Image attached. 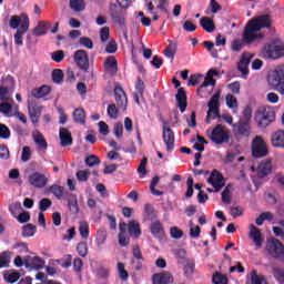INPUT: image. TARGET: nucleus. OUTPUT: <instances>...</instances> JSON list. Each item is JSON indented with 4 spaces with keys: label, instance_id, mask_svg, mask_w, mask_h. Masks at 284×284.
I'll list each match as a JSON object with an SVG mask.
<instances>
[{
    "label": "nucleus",
    "instance_id": "1",
    "mask_svg": "<svg viewBox=\"0 0 284 284\" xmlns=\"http://www.w3.org/2000/svg\"><path fill=\"white\" fill-rule=\"evenodd\" d=\"M9 26L12 30H17L14 33V43L16 45H23V34L30 30V18L26 14L12 16Z\"/></svg>",
    "mask_w": 284,
    "mask_h": 284
},
{
    "label": "nucleus",
    "instance_id": "2",
    "mask_svg": "<svg viewBox=\"0 0 284 284\" xmlns=\"http://www.w3.org/2000/svg\"><path fill=\"white\" fill-rule=\"evenodd\" d=\"M126 14L128 8L120 7L116 3H111L109 6V17L113 26H120V28H123L125 26Z\"/></svg>",
    "mask_w": 284,
    "mask_h": 284
},
{
    "label": "nucleus",
    "instance_id": "3",
    "mask_svg": "<svg viewBox=\"0 0 284 284\" xmlns=\"http://www.w3.org/2000/svg\"><path fill=\"white\" fill-rule=\"evenodd\" d=\"M221 99V91L215 92L211 100L209 101V110L206 112L205 123H212V119H221L220 104L219 101Z\"/></svg>",
    "mask_w": 284,
    "mask_h": 284
},
{
    "label": "nucleus",
    "instance_id": "4",
    "mask_svg": "<svg viewBox=\"0 0 284 284\" xmlns=\"http://www.w3.org/2000/svg\"><path fill=\"white\" fill-rule=\"evenodd\" d=\"M276 119V112L272 109L262 108L255 113V121L258 128H267Z\"/></svg>",
    "mask_w": 284,
    "mask_h": 284
},
{
    "label": "nucleus",
    "instance_id": "5",
    "mask_svg": "<svg viewBox=\"0 0 284 284\" xmlns=\"http://www.w3.org/2000/svg\"><path fill=\"white\" fill-rule=\"evenodd\" d=\"M209 139H211L212 143L215 145H223V143H230V132L225 130V126L223 124H217L209 135Z\"/></svg>",
    "mask_w": 284,
    "mask_h": 284
},
{
    "label": "nucleus",
    "instance_id": "6",
    "mask_svg": "<svg viewBox=\"0 0 284 284\" xmlns=\"http://www.w3.org/2000/svg\"><path fill=\"white\" fill-rule=\"evenodd\" d=\"M266 252L273 258L284 262V245L278 239H272L266 242Z\"/></svg>",
    "mask_w": 284,
    "mask_h": 284
},
{
    "label": "nucleus",
    "instance_id": "7",
    "mask_svg": "<svg viewBox=\"0 0 284 284\" xmlns=\"http://www.w3.org/2000/svg\"><path fill=\"white\" fill-rule=\"evenodd\" d=\"M258 32L260 31L256 29V27L251 21H248L243 31V43H254L256 39H263V37H265L263 33Z\"/></svg>",
    "mask_w": 284,
    "mask_h": 284
},
{
    "label": "nucleus",
    "instance_id": "8",
    "mask_svg": "<svg viewBox=\"0 0 284 284\" xmlns=\"http://www.w3.org/2000/svg\"><path fill=\"white\" fill-rule=\"evenodd\" d=\"M268 83L270 85H272V88H274V90H276V92H280V94H284V70H274L268 77Z\"/></svg>",
    "mask_w": 284,
    "mask_h": 284
},
{
    "label": "nucleus",
    "instance_id": "9",
    "mask_svg": "<svg viewBox=\"0 0 284 284\" xmlns=\"http://www.w3.org/2000/svg\"><path fill=\"white\" fill-rule=\"evenodd\" d=\"M73 61L82 72H90V57H88V51L83 49L75 51Z\"/></svg>",
    "mask_w": 284,
    "mask_h": 284
},
{
    "label": "nucleus",
    "instance_id": "10",
    "mask_svg": "<svg viewBox=\"0 0 284 284\" xmlns=\"http://www.w3.org/2000/svg\"><path fill=\"white\" fill-rule=\"evenodd\" d=\"M267 144H265V140L261 136H255L252 141V154L254 159H263V156H267Z\"/></svg>",
    "mask_w": 284,
    "mask_h": 284
},
{
    "label": "nucleus",
    "instance_id": "11",
    "mask_svg": "<svg viewBox=\"0 0 284 284\" xmlns=\"http://www.w3.org/2000/svg\"><path fill=\"white\" fill-rule=\"evenodd\" d=\"M113 94L119 110L125 112V110H128V94L123 90V87H121V84H115Z\"/></svg>",
    "mask_w": 284,
    "mask_h": 284
},
{
    "label": "nucleus",
    "instance_id": "12",
    "mask_svg": "<svg viewBox=\"0 0 284 284\" xmlns=\"http://www.w3.org/2000/svg\"><path fill=\"white\" fill-rule=\"evenodd\" d=\"M207 183L214 187L215 192H221L225 187V178L221 171L214 169L207 179Z\"/></svg>",
    "mask_w": 284,
    "mask_h": 284
},
{
    "label": "nucleus",
    "instance_id": "13",
    "mask_svg": "<svg viewBox=\"0 0 284 284\" xmlns=\"http://www.w3.org/2000/svg\"><path fill=\"white\" fill-rule=\"evenodd\" d=\"M28 112L33 124L39 123V119L41 118V112H43V105L37 102V100L28 101Z\"/></svg>",
    "mask_w": 284,
    "mask_h": 284
},
{
    "label": "nucleus",
    "instance_id": "14",
    "mask_svg": "<svg viewBox=\"0 0 284 284\" xmlns=\"http://www.w3.org/2000/svg\"><path fill=\"white\" fill-rule=\"evenodd\" d=\"M28 181L32 187L41 190L48 185V178L43 173L34 172L29 175Z\"/></svg>",
    "mask_w": 284,
    "mask_h": 284
},
{
    "label": "nucleus",
    "instance_id": "15",
    "mask_svg": "<svg viewBox=\"0 0 284 284\" xmlns=\"http://www.w3.org/2000/svg\"><path fill=\"white\" fill-rule=\"evenodd\" d=\"M250 21L260 32L263 28H272V17L270 14L257 16Z\"/></svg>",
    "mask_w": 284,
    "mask_h": 284
},
{
    "label": "nucleus",
    "instance_id": "16",
    "mask_svg": "<svg viewBox=\"0 0 284 284\" xmlns=\"http://www.w3.org/2000/svg\"><path fill=\"white\" fill-rule=\"evenodd\" d=\"M252 59H254V55L252 53L243 52L237 63L239 72L244 75L250 74V70L247 68L250 67V63H252Z\"/></svg>",
    "mask_w": 284,
    "mask_h": 284
},
{
    "label": "nucleus",
    "instance_id": "17",
    "mask_svg": "<svg viewBox=\"0 0 284 284\" xmlns=\"http://www.w3.org/2000/svg\"><path fill=\"white\" fill-rule=\"evenodd\" d=\"M162 130V139L166 145V150L172 152L174 150V131L165 125H163Z\"/></svg>",
    "mask_w": 284,
    "mask_h": 284
},
{
    "label": "nucleus",
    "instance_id": "18",
    "mask_svg": "<svg viewBox=\"0 0 284 284\" xmlns=\"http://www.w3.org/2000/svg\"><path fill=\"white\" fill-rule=\"evenodd\" d=\"M153 284H172L174 283V276L170 272L155 273L152 276Z\"/></svg>",
    "mask_w": 284,
    "mask_h": 284
},
{
    "label": "nucleus",
    "instance_id": "19",
    "mask_svg": "<svg viewBox=\"0 0 284 284\" xmlns=\"http://www.w3.org/2000/svg\"><path fill=\"white\" fill-rule=\"evenodd\" d=\"M248 230V236L252 239L253 243H255L256 247H263V234H261V230H258L254 224H250Z\"/></svg>",
    "mask_w": 284,
    "mask_h": 284
},
{
    "label": "nucleus",
    "instance_id": "20",
    "mask_svg": "<svg viewBox=\"0 0 284 284\" xmlns=\"http://www.w3.org/2000/svg\"><path fill=\"white\" fill-rule=\"evenodd\" d=\"M45 265V260L39 256H29L24 260V267H30L31 270H43Z\"/></svg>",
    "mask_w": 284,
    "mask_h": 284
},
{
    "label": "nucleus",
    "instance_id": "21",
    "mask_svg": "<svg viewBox=\"0 0 284 284\" xmlns=\"http://www.w3.org/2000/svg\"><path fill=\"white\" fill-rule=\"evenodd\" d=\"M176 105L180 109V112H185L187 110V94L185 93V89H178V93L175 94Z\"/></svg>",
    "mask_w": 284,
    "mask_h": 284
},
{
    "label": "nucleus",
    "instance_id": "22",
    "mask_svg": "<svg viewBox=\"0 0 284 284\" xmlns=\"http://www.w3.org/2000/svg\"><path fill=\"white\" fill-rule=\"evenodd\" d=\"M128 224L125 222H121L119 224V234H118V241L120 247H128L130 245V236L125 235Z\"/></svg>",
    "mask_w": 284,
    "mask_h": 284
},
{
    "label": "nucleus",
    "instance_id": "23",
    "mask_svg": "<svg viewBox=\"0 0 284 284\" xmlns=\"http://www.w3.org/2000/svg\"><path fill=\"white\" fill-rule=\"evenodd\" d=\"M250 122L245 120H240L235 129V136L241 139L242 136H250Z\"/></svg>",
    "mask_w": 284,
    "mask_h": 284
},
{
    "label": "nucleus",
    "instance_id": "24",
    "mask_svg": "<svg viewBox=\"0 0 284 284\" xmlns=\"http://www.w3.org/2000/svg\"><path fill=\"white\" fill-rule=\"evenodd\" d=\"M268 174H272V161L265 160L257 168L258 179H265Z\"/></svg>",
    "mask_w": 284,
    "mask_h": 284
},
{
    "label": "nucleus",
    "instance_id": "25",
    "mask_svg": "<svg viewBox=\"0 0 284 284\" xmlns=\"http://www.w3.org/2000/svg\"><path fill=\"white\" fill-rule=\"evenodd\" d=\"M60 144L62 148H68L70 145H72L73 140H72V133L65 129V128H61L60 129Z\"/></svg>",
    "mask_w": 284,
    "mask_h": 284
},
{
    "label": "nucleus",
    "instance_id": "26",
    "mask_svg": "<svg viewBox=\"0 0 284 284\" xmlns=\"http://www.w3.org/2000/svg\"><path fill=\"white\" fill-rule=\"evenodd\" d=\"M105 72H111L112 74H116L119 72V63L116 62V58L110 55L106 58L104 62Z\"/></svg>",
    "mask_w": 284,
    "mask_h": 284
},
{
    "label": "nucleus",
    "instance_id": "27",
    "mask_svg": "<svg viewBox=\"0 0 284 284\" xmlns=\"http://www.w3.org/2000/svg\"><path fill=\"white\" fill-rule=\"evenodd\" d=\"M271 143L273 148H284V131L283 130L275 131L271 135Z\"/></svg>",
    "mask_w": 284,
    "mask_h": 284
},
{
    "label": "nucleus",
    "instance_id": "28",
    "mask_svg": "<svg viewBox=\"0 0 284 284\" xmlns=\"http://www.w3.org/2000/svg\"><path fill=\"white\" fill-rule=\"evenodd\" d=\"M201 28L209 33H212L216 30V24H214V20L210 17H203L200 20Z\"/></svg>",
    "mask_w": 284,
    "mask_h": 284
},
{
    "label": "nucleus",
    "instance_id": "29",
    "mask_svg": "<svg viewBox=\"0 0 284 284\" xmlns=\"http://www.w3.org/2000/svg\"><path fill=\"white\" fill-rule=\"evenodd\" d=\"M50 92H52V89L50 88V85H42L40 88L33 89L31 91V94L32 97H34V99H43V97H48Z\"/></svg>",
    "mask_w": 284,
    "mask_h": 284
},
{
    "label": "nucleus",
    "instance_id": "30",
    "mask_svg": "<svg viewBox=\"0 0 284 284\" xmlns=\"http://www.w3.org/2000/svg\"><path fill=\"white\" fill-rule=\"evenodd\" d=\"M260 57H262V59H275L274 42L266 43L262 48Z\"/></svg>",
    "mask_w": 284,
    "mask_h": 284
},
{
    "label": "nucleus",
    "instance_id": "31",
    "mask_svg": "<svg viewBox=\"0 0 284 284\" xmlns=\"http://www.w3.org/2000/svg\"><path fill=\"white\" fill-rule=\"evenodd\" d=\"M129 236L132 239H139L141 236V224L130 221L128 224Z\"/></svg>",
    "mask_w": 284,
    "mask_h": 284
},
{
    "label": "nucleus",
    "instance_id": "32",
    "mask_svg": "<svg viewBox=\"0 0 284 284\" xmlns=\"http://www.w3.org/2000/svg\"><path fill=\"white\" fill-rule=\"evenodd\" d=\"M50 22L40 21L39 24L33 29L34 37H43L48 34V29L51 27Z\"/></svg>",
    "mask_w": 284,
    "mask_h": 284
},
{
    "label": "nucleus",
    "instance_id": "33",
    "mask_svg": "<svg viewBox=\"0 0 284 284\" xmlns=\"http://www.w3.org/2000/svg\"><path fill=\"white\" fill-rule=\"evenodd\" d=\"M33 142L38 146V150L45 152L48 150V141H45V136L41 133H37L33 135Z\"/></svg>",
    "mask_w": 284,
    "mask_h": 284
},
{
    "label": "nucleus",
    "instance_id": "34",
    "mask_svg": "<svg viewBox=\"0 0 284 284\" xmlns=\"http://www.w3.org/2000/svg\"><path fill=\"white\" fill-rule=\"evenodd\" d=\"M47 192H50L51 194H53L55 199L61 200L65 194V189L61 185L53 184L47 189Z\"/></svg>",
    "mask_w": 284,
    "mask_h": 284
},
{
    "label": "nucleus",
    "instance_id": "35",
    "mask_svg": "<svg viewBox=\"0 0 284 284\" xmlns=\"http://www.w3.org/2000/svg\"><path fill=\"white\" fill-rule=\"evenodd\" d=\"M150 232H151V234H153L155 236V239H161V236H163V234H164L163 225L161 224V222L155 221V222L151 223Z\"/></svg>",
    "mask_w": 284,
    "mask_h": 284
},
{
    "label": "nucleus",
    "instance_id": "36",
    "mask_svg": "<svg viewBox=\"0 0 284 284\" xmlns=\"http://www.w3.org/2000/svg\"><path fill=\"white\" fill-rule=\"evenodd\" d=\"M68 207L73 214H79V202L77 201V195L72 193L68 195Z\"/></svg>",
    "mask_w": 284,
    "mask_h": 284
},
{
    "label": "nucleus",
    "instance_id": "37",
    "mask_svg": "<svg viewBox=\"0 0 284 284\" xmlns=\"http://www.w3.org/2000/svg\"><path fill=\"white\" fill-rule=\"evenodd\" d=\"M106 241H108V231H105V229L98 230L95 235L97 246L101 247V245H104Z\"/></svg>",
    "mask_w": 284,
    "mask_h": 284
},
{
    "label": "nucleus",
    "instance_id": "38",
    "mask_svg": "<svg viewBox=\"0 0 284 284\" xmlns=\"http://www.w3.org/2000/svg\"><path fill=\"white\" fill-rule=\"evenodd\" d=\"M73 121L74 123H80L81 125L85 124V110L82 108H78L73 112Z\"/></svg>",
    "mask_w": 284,
    "mask_h": 284
},
{
    "label": "nucleus",
    "instance_id": "39",
    "mask_svg": "<svg viewBox=\"0 0 284 284\" xmlns=\"http://www.w3.org/2000/svg\"><path fill=\"white\" fill-rule=\"evenodd\" d=\"M176 48L178 44L175 42L169 41V45L163 51L164 57H166V59H174V57H176Z\"/></svg>",
    "mask_w": 284,
    "mask_h": 284
},
{
    "label": "nucleus",
    "instance_id": "40",
    "mask_svg": "<svg viewBox=\"0 0 284 284\" xmlns=\"http://www.w3.org/2000/svg\"><path fill=\"white\" fill-rule=\"evenodd\" d=\"M69 6L74 12H83L85 10V2L83 0H70Z\"/></svg>",
    "mask_w": 284,
    "mask_h": 284
},
{
    "label": "nucleus",
    "instance_id": "41",
    "mask_svg": "<svg viewBox=\"0 0 284 284\" xmlns=\"http://www.w3.org/2000/svg\"><path fill=\"white\" fill-rule=\"evenodd\" d=\"M80 236L82 239L88 240V236H90V224H88V222H80L79 226H78Z\"/></svg>",
    "mask_w": 284,
    "mask_h": 284
},
{
    "label": "nucleus",
    "instance_id": "42",
    "mask_svg": "<svg viewBox=\"0 0 284 284\" xmlns=\"http://www.w3.org/2000/svg\"><path fill=\"white\" fill-rule=\"evenodd\" d=\"M232 184H229L225 186V189L222 192V203H225L226 205H230L232 203Z\"/></svg>",
    "mask_w": 284,
    "mask_h": 284
},
{
    "label": "nucleus",
    "instance_id": "43",
    "mask_svg": "<svg viewBox=\"0 0 284 284\" xmlns=\"http://www.w3.org/2000/svg\"><path fill=\"white\" fill-rule=\"evenodd\" d=\"M0 101L6 103H10L12 101V95L10 94V88L8 87H0Z\"/></svg>",
    "mask_w": 284,
    "mask_h": 284
},
{
    "label": "nucleus",
    "instance_id": "44",
    "mask_svg": "<svg viewBox=\"0 0 284 284\" xmlns=\"http://www.w3.org/2000/svg\"><path fill=\"white\" fill-rule=\"evenodd\" d=\"M3 278L7 283H17L19 278H21V274L19 272H8L3 274Z\"/></svg>",
    "mask_w": 284,
    "mask_h": 284
},
{
    "label": "nucleus",
    "instance_id": "45",
    "mask_svg": "<svg viewBox=\"0 0 284 284\" xmlns=\"http://www.w3.org/2000/svg\"><path fill=\"white\" fill-rule=\"evenodd\" d=\"M251 284H267V281H265V276L258 275L256 271L251 272Z\"/></svg>",
    "mask_w": 284,
    "mask_h": 284
},
{
    "label": "nucleus",
    "instance_id": "46",
    "mask_svg": "<svg viewBox=\"0 0 284 284\" xmlns=\"http://www.w3.org/2000/svg\"><path fill=\"white\" fill-rule=\"evenodd\" d=\"M119 108H116V104L111 103L106 108V114L109 119H119Z\"/></svg>",
    "mask_w": 284,
    "mask_h": 284
},
{
    "label": "nucleus",
    "instance_id": "47",
    "mask_svg": "<svg viewBox=\"0 0 284 284\" xmlns=\"http://www.w3.org/2000/svg\"><path fill=\"white\" fill-rule=\"evenodd\" d=\"M84 163L88 168H94L95 165H101V160L99 156L92 154L85 158Z\"/></svg>",
    "mask_w": 284,
    "mask_h": 284
},
{
    "label": "nucleus",
    "instance_id": "48",
    "mask_svg": "<svg viewBox=\"0 0 284 284\" xmlns=\"http://www.w3.org/2000/svg\"><path fill=\"white\" fill-rule=\"evenodd\" d=\"M37 233V226L34 224H27L22 227V236L30 237Z\"/></svg>",
    "mask_w": 284,
    "mask_h": 284
},
{
    "label": "nucleus",
    "instance_id": "49",
    "mask_svg": "<svg viewBox=\"0 0 284 284\" xmlns=\"http://www.w3.org/2000/svg\"><path fill=\"white\" fill-rule=\"evenodd\" d=\"M53 83H63V70L54 69L51 73Z\"/></svg>",
    "mask_w": 284,
    "mask_h": 284
},
{
    "label": "nucleus",
    "instance_id": "50",
    "mask_svg": "<svg viewBox=\"0 0 284 284\" xmlns=\"http://www.w3.org/2000/svg\"><path fill=\"white\" fill-rule=\"evenodd\" d=\"M118 276L121 278V281H128L130 275L128 274V271L125 270V264L118 263Z\"/></svg>",
    "mask_w": 284,
    "mask_h": 284
},
{
    "label": "nucleus",
    "instance_id": "51",
    "mask_svg": "<svg viewBox=\"0 0 284 284\" xmlns=\"http://www.w3.org/2000/svg\"><path fill=\"white\" fill-rule=\"evenodd\" d=\"M77 252L79 256L85 258L88 256V242H80L77 245Z\"/></svg>",
    "mask_w": 284,
    "mask_h": 284
},
{
    "label": "nucleus",
    "instance_id": "52",
    "mask_svg": "<svg viewBox=\"0 0 284 284\" xmlns=\"http://www.w3.org/2000/svg\"><path fill=\"white\" fill-rule=\"evenodd\" d=\"M79 43L82 48H87V50H92L94 48V42L88 37H81Z\"/></svg>",
    "mask_w": 284,
    "mask_h": 284
},
{
    "label": "nucleus",
    "instance_id": "53",
    "mask_svg": "<svg viewBox=\"0 0 284 284\" xmlns=\"http://www.w3.org/2000/svg\"><path fill=\"white\" fill-rule=\"evenodd\" d=\"M273 276L280 284H284V268L274 267Z\"/></svg>",
    "mask_w": 284,
    "mask_h": 284
},
{
    "label": "nucleus",
    "instance_id": "54",
    "mask_svg": "<svg viewBox=\"0 0 284 284\" xmlns=\"http://www.w3.org/2000/svg\"><path fill=\"white\" fill-rule=\"evenodd\" d=\"M119 50V45L115 40H110L105 47L106 54H114Z\"/></svg>",
    "mask_w": 284,
    "mask_h": 284
},
{
    "label": "nucleus",
    "instance_id": "55",
    "mask_svg": "<svg viewBox=\"0 0 284 284\" xmlns=\"http://www.w3.org/2000/svg\"><path fill=\"white\" fill-rule=\"evenodd\" d=\"M51 59L55 63H61V61H63V59H65V52H63V50L54 51L51 53Z\"/></svg>",
    "mask_w": 284,
    "mask_h": 284
},
{
    "label": "nucleus",
    "instance_id": "56",
    "mask_svg": "<svg viewBox=\"0 0 284 284\" xmlns=\"http://www.w3.org/2000/svg\"><path fill=\"white\" fill-rule=\"evenodd\" d=\"M226 105L230 108V110H234V108H239V101L236 100V97L232 94L226 95Z\"/></svg>",
    "mask_w": 284,
    "mask_h": 284
},
{
    "label": "nucleus",
    "instance_id": "57",
    "mask_svg": "<svg viewBox=\"0 0 284 284\" xmlns=\"http://www.w3.org/2000/svg\"><path fill=\"white\" fill-rule=\"evenodd\" d=\"M11 132L8 125L0 123V139L8 140L10 139Z\"/></svg>",
    "mask_w": 284,
    "mask_h": 284
},
{
    "label": "nucleus",
    "instance_id": "58",
    "mask_svg": "<svg viewBox=\"0 0 284 284\" xmlns=\"http://www.w3.org/2000/svg\"><path fill=\"white\" fill-rule=\"evenodd\" d=\"M90 174L91 173L88 170H80L77 172L75 176H77L78 181L83 183L90 179Z\"/></svg>",
    "mask_w": 284,
    "mask_h": 284
},
{
    "label": "nucleus",
    "instance_id": "59",
    "mask_svg": "<svg viewBox=\"0 0 284 284\" xmlns=\"http://www.w3.org/2000/svg\"><path fill=\"white\" fill-rule=\"evenodd\" d=\"M30 159H32V151L30 150V146H23L21 161H23V163H28V161H30Z\"/></svg>",
    "mask_w": 284,
    "mask_h": 284
},
{
    "label": "nucleus",
    "instance_id": "60",
    "mask_svg": "<svg viewBox=\"0 0 284 284\" xmlns=\"http://www.w3.org/2000/svg\"><path fill=\"white\" fill-rule=\"evenodd\" d=\"M214 284H227V277L221 273H215L212 277Z\"/></svg>",
    "mask_w": 284,
    "mask_h": 284
},
{
    "label": "nucleus",
    "instance_id": "61",
    "mask_svg": "<svg viewBox=\"0 0 284 284\" xmlns=\"http://www.w3.org/2000/svg\"><path fill=\"white\" fill-rule=\"evenodd\" d=\"M171 239H183V230L179 229V226H173L170 229Z\"/></svg>",
    "mask_w": 284,
    "mask_h": 284
},
{
    "label": "nucleus",
    "instance_id": "62",
    "mask_svg": "<svg viewBox=\"0 0 284 284\" xmlns=\"http://www.w3.org/2000/svg\"><path fill=\"white\" fill-rule=\"evenodd\" d=\"M21 210H22L21 202H16L9 205V212L10 214H12L14 219H17V213L21 212Z\"/></svg>",
    "mask_w": 284,
    "mask_h": 284
},
{
    "label": "nucleus",
    "instance_id": "63",
    "mask_svg": "<svg viewBox=\"0 0 284 284\" xmlns=\"http://www.w3.org/2000/svg\"><path fill=\"white\" fill-rule=\"evenodd\" d=\"M201 79H203V74H192L189 79L187 85H199V83H201Z\"/></svg>",
    "mask_w": 284,
    "mask_h": 284
},
{
    "label": "nucleus",
    "instance_id": "64",
    "mask_svg": "<svg viewBox=\"0 0 284 284\" xmlns=\"http://www.w3.org/2000/svg\"><path fill=\"white\" fill-rule=\"evenodd\" d=\"M274 52L275 59H281V57H284V44L274 43Z\"/></svg>",
    "mask_w": 284,
    "mask_h": 284
}]
</instances>
